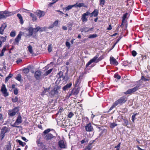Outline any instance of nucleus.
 <instances>
[{"mask_svg": "<svg viewBox=\"0 0 150 150\" xmlns=\"http://www.w3.org/2000/svg\"><path fill=\"white\" fill-rule=\"evenodd\" d=\"M99 55L98 54H97L92 59H91L86 64V67H88L90 64L93 62H95L97 63L99 61H101L103 59L104 57L103 56H101L98 58Z\"/></svg>", "mask_w": 150, "mask_h": 150, "instance_id": "1", "label": "nucleus"}, {"mask_svg": "<svg viewBox=\"0 0 150 150\" xmlns=\"http://www.w3.org/2000/svg\"><path fill=\"white\" fill-rule=\"evenodd\" d=\"M60 86L57 85L54 86L53 89L50 91V94L52 96L58 95L60 91Z\"/></svg>", "mask_w": 150, "mask_h": 150, "instance_id": "2", "label": "nucleus"}, {"mask_svg": "<svg viewBox=\"0 0 150 150\" xmlns=\"http://www.w3.org/2000/svg\"><path fill=\"white\" fill-rule=\"evenodd\" d=\"M127 100V98L125 96H123L120 97L115 102L117 105H122L125 103Z\"/></svg>", "mask_w": 150, "mask_h": 150, "instance_id": "3", "label": "nucleus"}, {"mask_svg": "<svg viewBox=\"0 0 150 150\" xmlns=\"http://www.w3.org/2000/svg\"><path fill=\"white\" fill-rule=\"evenodd\" d=\"M137 84L138 85H137L133 88L128 90L127 91L125 92L124 93L125 94H128L134 92L139 88V87L141 85L140 84L137 83Z\"/></svg>", "mask_w": 150, "mask_h": 150, "instance_id": "4", "label": "nucleus"}, {"mask_svg": "<svg viewBox=\"0 0 150 150\" xmlns=\"http://www.w3.org/2000/svg\"><path fill=\"white\" fill-rule=\"evenodd\" d=\"M22 117L20 115H19L18 116L17 119L15 122V123L11 126L14 127H19V126H17L22 123Z\"/></svg>", "mask_w": 150, "mask_h": 150, "instance_id": "5", "label": "nucleus"}, {"mask_svg": "<svg viewBox=\"0 0 150 150\" xmlns=\"http://www.w3.org/2000/svg\"><path fill=\"white\" fill-rule=\"evenodd\" d=\"M18 111V108L17 107H16L12 110H9L8 111V114L9 116L12 117L14 116Z\"/></svg>", "mask_w": 150, "mask_h": 150, "instance_id": "6", "label": "nucleus"}, {"mask_svg": "<svg viewBox=\"0 0 150 150\" xmlns=\"http://www.w3.org/2000/svg\"><path fill=\"white\" fill-rule=\"evenodd\" d=\"M1 91L4 97H6L8 96V93L7 92V90L6 88L5 85L4 84L2 85Z\"/></svg>", "mask_w": 150, "mask_h": 150, "instance_id": "7", "label": "nucleus"}, {"mask_svg": "<svg viewBox=\"0 0 150 150\" xmlns=\"http://www.w3.org/2000/svg\"><path fill=\"white\" fill-rule=\"evenodd\" d=\"M8 130V128L6 126L3 127L1 129L0 134L1 140H2L5 136V134L7 132Z\"/></svg>", "mask_w": 150, "mask_h": 150, "instance_id": "8", "label": "nucleus"}, {"mask_svg": "<svg viewBox=\"0 0 150 150\" xmlns=\"http://www.w3.org/2000/svg\"><path fill=\"white\" fill-rule=\"evenodd\" d=\"M90 13L87 11L82 15L81 20L83 22H85L87 21L88 18L87 16L90 15Z\"/></svg>", "mask_w": 150, "mask_h": 150, "instance_id": "9", "label": "nucleus"}, {"mask_svg": "<svg viewBox=\"0 0 150 150\" xmlns=\"http://www.w3.org/2000/svg\"><path fill=\"white\" fill-rule=\"evenodd\" d=\"M85 129L86 131L87 132H90L93 130V126L90 122L86 124L85 126Z\"/></svg>", "mask_w": 150, "mask_h": 150, "instance_id": "10", "label": "nucleus"}, {"mask_svg": "<svg viewBox=\"0 0 150 150\" xmlns=\"http://www.w3.org/2000/svg\"><path fill=\"white\" fill-rule=\"evenodd\" d=\"M21 36L22 34L20 33L18 35L13 42L14 45H18L19 41L21 39Z\"/></svg>", "mask_w": 150, "mask_h": 150, "instance_id": "11", "label": "nucleus"}, {"mask_svg": "<svg viewBox=\"0 0 150 150\" xmlns=\"http://www.w3.org/2000/svg\"><path fill=\"white\" fill-rule=\"evenodd\" d=\"M58 144L59 147L62 149H65L67 147L66 143H65L62 140L59 141Z\"/></svg>", "mask_w": 150, "mask_h": 150, "instance_id": "12", "label": "nucleus"}, {"mask_svg": "<svg viewBox=\"0 0 150 150\" xmlns=\"http://www.w3.org/2000/svg\"><path fill=\"white\" fill-rule=\"evenodd\" d=\"M150 80V79L149 78H145L144 76H142L141 79L139 81H137V83H138V84H140V83H142V81H149Z\"/></svg>", "mask_w": 150, "mask_h": 150, "instance_id": "13", "label": "nucleus"}, {"mask_svg": "<svg viewBox=\"0 0 150 150\" xmlns=\"http://www.w3.org/2000/svg\"><path fill=\"white\" fill-rule=\"evenodd\" d=\"M110 63L112 65H117L118 64V62L116 59L112 57H110Z\"/></svg>", "mask_w": 150, "mask_h": 150, "instance_id": "14", "label": "nucleus"}, {"mask_svg": "<svg viewBox=\"0 0 150 150\" xmlns=\"http://www.w3.org/2000/svg\"><path fill=\"white\" fill-rule=\"evenodd\" d=\"M98 10L96 9H95L91 13H90V17L93 16L97 17L98 14Z\"/></svg>", "mask_w": 150, "mask_h": 150, "instance_id": "15", "label": "nucleus"}, {"mask_svg": "<svg viewBox=\"0 0 150 150\" xmlns=\"http://www.w3.org/2000/svg\"><path fill=\"white\" fill-rule=\"evenodd\" d=\"M74 7L76 8H77V7L80 8L82 7H84L86 8L87 7V6L85 5V4L83 3H76L74 4Z\"/></svg>", "mask_w": 150, "mask_h": 150, "instance_id": "16", "label": "nucleus"}, {"mask_svg": "<svg viewBox=\"0 0 150 150\" xmlns=\"http://www.w3.org/2000/svg\"><path fill=\"white\" fill-rule=\"evenodd\" d=\"M45 139L46 140H49L52 138L53 137V135L51 134H48L44 135Z\"/></svg>", "mask_w": 150, "mask_h": 150, "instance_id": "17", "label": "nucleus"}, {"mask_svg": "<svg viewBox=\"0 0 150 150\" xmlns=\"http://www.w3.org/2000/svg\"><path fill=\"white\" fill-rule=\"evenodd\" d=\"M3 14L6 16V17L7 16L13 15L14 14H15L16 13L14 12H9L6 11H5L4 12H3Z\"/></svg>", "mask_w": 150, "mask_h": 150, "instance_id": "18", "label": "nucleus"}, {"mask_svg": "<svg viewBox=\"0 0 150 150\" xmlns=\"http://www.w3.org/2000/svg\"><path fill=\"white\" fill-rule=\"evenodd\" d=\"M41 74L40 71H36L35 74V76L37 80H39L40 79Z\"/></svg>", "mask_w": 150, "mask_h": 150, "instance_id": "19", "label": "nucleus"}, {"mask_svg": "<svg viewBox=\"0 0 150 150\" xmlns=\"http://www.w3.org/2000/svg\"><path fill=\"white\" fill-rule=\"evenodd\" d=\"M37 15L40 18L44 16L45 15V13L43 11L39 10L37 12Z\"/></svg>", "mask_w": 150, "mask_h": 150, "instance_id": "20", "label": "nucleus"}, {"mask_svg": "<svg viewBox=\"0 0 150 150\" xmlns=\"http://www.w3.org/2000/svg\"><path fill=\"white\" fill-rule=\"evenodd\" d=\"M128 15V13H126L124 14L122 17V21L121 25L120 26H121L123 25V23L125 22V19Z\"/></svg>", "mask_w": 150, "mask_h": 150, "instance_id": "21", "label": "nucleus"}, {"mask_svg": "<svg viewBox=\"0 0 150 150\" xmlns=\"http://www.w3.org/2000/svg\"><path fill=\"white\" fill-rule=\"evenodd\" d=\"M71 85L72 83H71L67 84L63 87V90L64 91L68 90L69 88H70L71 87Z\"/></svg>", "mask_w": 150, "mask_h": 150, "instance_id": "22", "label": "nucleus"}, {"mask_svg": "<svg viewBox=\"0 0 150 150\" xmlns=\"http://www.w3.org/2000/svg\"><path fill=\"white\" fill-rule=\"evenodd\" d=\"M6 25L5 24H3L0 27V34L2 35L3 34V32L4 30L5 29Z\"/></svg>", "mask_w": 150, "mask_h": 150, "instance_id": "23", "label": "nucleus"}, {"mask_svg": "<svg viewBox=\"0 0 150 150\" xmlns=\"http://www.w3.org/2000/svg\"><path fill=\"white\" fill-rule=\"evenodd\" d=\"M17 16L20 20V23L21 24H23V23L24 22L23 20V18L21 15L20 13H18L17 14Z\"/></svg>", "mask_w": 150, "mask_h": 150, "instance_id": "24", "label": "nucleus"}, {"mask_svg": "<svg viewBox=\"0 0 150 150\" xmlns=\"http://www.w3.org/2000/svg\"><path fill=\"white\" fill-rule=\"evenodd\" d=\"M27 30L28 31L29 34L30 35H32L33 33V29L32 27H29Z\"/></svg>", "mask_w": 150, "mask_h": 150, "instance_id": "25", "label": "nucleus"}, {"mask_svg": "<svg viewBox=\"0 0 150 150\" xmlns=\"http://www.w3.org/2000/svg\"><path fill=\"white\" fill-rule=\"evenodd\" d=\"M80 76L76 80L75 83V86L78 87L81 83V80H80Z\"/></svg>", "mask_w": 150, "mask_h": 150, "instance_id": "26", "label": "nucleus"}, {"mask_svg": "<svg viewBox=\"0 0 150 150\" xmlns=\"http://www.w3.org/2000/svg\"><path fill=\"white\" fill-rule=\"evenodd\" d=\"M79 93V91L76 89H73L71 91V94L72 95H76Z\"/></svg>", "mask_w": 150, "mask_h": 150, "instance_id": "27", "label": "nucleus"}, {"mask_svg": "<svg viewBox=\"0 0 150 150\" xmlns=\"http://www.w3.org/2000/svg\"><path fill=\"white\" fill-rule=\"evenodd\" d=\"M90 29L87 27H84L81 29V31L82 32H87L90 31Z\"/></svg>", "mask_w": 150, "mask_h": 150, "instance_id": "28", "label": "nucleus"}, {"mask_svg": "<svg viewBox=\"0 0 150 150\" xmlns=\"http://www.w3.org/2000/svg\"><path fill=\"white\" fill-rule=\"evenodd\" d=\"M17 142L19 144L22 146H23L25 145L26 144V143H23L22 141L19 140H17Z\"/></svg>", "mask_w": 150, "mask_h": 150, "instance_id": "29", "label": "nucleus"}, {"mask_svg": "<svg viewBox=\"0 0 150 150\" xmlns=\"http://www.w3.org/2000/svg\"><path fill=\"white\" fill-rule=\"evenodd\" d=\"M73 7H74V5H69L66 7L65 9L66 11H69Z\"/></svg>", "mask_w": 150, "mask_h": 150, "instance_id": "30", "label": "nucleus"}, {"mask_svg": "<svg viewBox=\"0 0 150 150\" xmlns=\"http://www.w3.org/2000/svg\"><path fill=\"white\" fill-rule=\"evenodd\" d=\"M28 50L30 53L31 54H32L33 50L32 49V47L30 45H29L27 47Z\"/></svg>", "mask_w": 150, "mask_h": 150, "instance_id": "31", "label": "nucleus"}, {"mask_svg": "<svg viewBox=\"0 0 150 150\" xmlns=\"http://www.w3.org/2000/svg\"><path fill=\"white\" fill-rule=\"evenodd\" d=\"M11 149V146L10 144L6 145L4 150H10Z\"/></svg>", "mask_w": 150, "mask_h": 150, "instance_id": "32", "label": "nucleus"}, {"mask_svg": "<svg viewBox=\"0 0 150 150\" xmlns=\"http://www.w3.org/2000/svg\"><path fill=\"white\" fill-rule=\"evenodd\" d=\"M117 105H116V103L114 102L112 106L110 107L108 112H109L110 111L112 110L115 107L117 106Z\"/></svg>", "mask_w": 150, "mask_h": 150, "instance_id": "33", "label": "nucleus"}, {"mask_svg": "<svg viewBox=\"0 0 150 150\" xmlns=\"http://www.w3.org/2000/svg\"><path fill=\"white\" fill-rule=\"evenodd\" d=\"M117 124L115 123H110V127L111 128H113L117 126Z\"/></svg>", "mask_w": 150, "mask_h": 150, "instance_id": "34", "label": "nucleus"}, {"mask_svg": "<svg viewBox=\"0 0 150 150\" xmlns=\"http://www.w3.org/2000/svg\"><path fill=\"white\" fill-rule=\"evenodd\" d=\"M53 130V129H48L46 130H45L43 132V133L45 134H47L51 130Z\"/></svg>", "mask_w": 150, "mask_h": 150, "instance_id": "35", "label": "nucleus"}, {"mask_svg": "<svg viewBox=\"0 0 150 150\" xmlns=\"http://www.w3.org/2000/svg\"><path fill=\"white\" fill-rule=\"evenodd\" d=\"M100 5L102 7L104 5L105 1V0H99Z\"/></svg>", "mask_w": 150, "mask_h": 150, "instance_id": "36", "label": "nucleus"}, {"mask_svg": "<svg viewBox=\"0 0 150 150\" xmlns=\"http://www.w3.org/2000/svg\"><path fill=\"white\" fill-rule=\"evenodd\" d=\"M7 37L6 36L5 37H1V41L3 42H6V39Z\"/></svg>", "mask_w": 150, "mask_h": 150, "instance_id": "37", "label": "nucleus"}, {"mask_svg": "<svg viewBox=\"0 0 150 150\" xmlns=\"http://www.w3.org/2000/svg\"><path fill=\"white\" fill-rule=\"evenodd\" d=\"M6 18V16L3 14V11H0V19Z\"/></svg>", "mask_w": 150, "mask_h": 150, "instance_id": "38", "label": "nucleus"}, {"mask_svg": "<svg viewBox=\"0 0 150 150\" xmlns=\"http://www.w3.org/2000/svg\"><path fill=\"white\" fill-rule=\"evenodd\" d=\"M38 28L39 29V31L40 32L45 31L47 28L45 27H40L39 26H38Z\"/></svg>", "mask_w": 150, "mask_h": 150, "instance_id": "39", "label": "nucleus"}, {"mask_svg": "<svg viewBox=\"0 0 150 150\" xmlns=\"http://www.w3.org/2000/svg\"><path fill=\"white\" fill-rule=\"evenodd\" d=\"M16 79L18 81H21V76L20 74H18L17 77L16 78Z\"/></svg>", "mask_w": 150, "mask_h": 150, "instance_id": "40", "label": "nucleus"}, {"mask_svg": "<svg viewBox=\"0 0 150 150\" xmlns=\"http://www.w3.org/2000/svg\"><path fill=\"white\" fill-rule=\"evenodd\" d=\"M63 75V72L61 71H60L58 74L57 75L58 76L59 78H61Z\"/></svg>", "mask_w": 150, "mask_h": 150, "instance_id": "41", "label": "nucleus"}, {"mask_svg": "<svg viewBox=\"0 0 150 150\" xmlns=\"http://www.w3.org/2000/svg\"><path fill=\"white\" fill-rule=\"evenodd\" d=\"M114 77L118 79H120L121 78L120 76L117 74H115L114 76Z\"/></svg>", "mask_w": 150, "mask_h": 150, "instance_id": "42", "label": "nucleus"}, {"mask_svg": "<svg viewBox=\"0 0 150 150\" xmlns=\"http://www.w3.org/2000/svg\"><path fill=\"white\" fill-rule=\"evenodd\" d=\"M18 98L17 96H16L14 98L12 99V100L13 102H16L18 101Z\"/></svg>", "mask_w": 150, "mask_h": 150, "instance_id": "43", "label": "nucleus"}, {"mask_svg": "<svg viewBox=\"0 0 150 150\" xmlns=\"http://www.w3.org/2000/svg\"><path fill=\"white\" fill-rule=\"evenodd\" d=\"M82 120L83 121L88 122L89 121V119L87 117H84L82 118Z\"/></svg>", "mask_w": 150, "mask_h": 150, "instance_id": "44", "label": "nucleus"}, {"mask_svg": "<svg viewBox=\"0 0 150 150\" xmlns=\"http://www.w3.org/2000/svg\"><path fill=\"white\" fill-rule=\"evenodd\" d=\"M97 35L96 34H93L89 35L88 37L89 38H93L96 37Z\"/></svg>", "mask_w": 150, "mask_h": 150, "instance_id": "45", "label": "nucleus"}, {"mask_svg": "<svg viewBox=\"0 0 150 150\" xmlns=\"http://www.w3.org/2000/svg\"><path fill=\"white\" fill-rule=\"evenodd\" d=\"M10 35L12 37H14L16 35V33L15 31H12L11 32Z\"/></svg>", "mask_w": 150, "mask_h": 150, "instance_id": "46", "label": "nucleus"}, {"mask_svg": "<svg viewBox=\"0 0 150 150\" xmlns=\"http://www.w3.org/2000/svg\"><path fill=\"white\" fill-rule=\"evenodd\" d=\"M74 115L72 112H70L68 115V117L69 118H71Z\"/></svg>", "mask_w": 150, "mask_h": 150, "instance_id": "47", "label": "nucleus"}, {"mask_svg": "<svg viewBox=\"0 0 150 150\" xmlns=\"http://www.w3.org/2000/svg\"><path fill=\"white\" fill-rule=\"evenodd\" d=\"M48 51L50 52L52 51V44H50L48 46Z\"/></svg>", "mask_w": 150, "mask_h": 150, "instance_id": "48", "label": "nucleus"}, {"mask_svg": "<svg viewBox=\"0 0 150 150\" xmlns=\"http://www.w3.org/2000/svg\"><path fill=\"white\" fill-rule=\"evenodd\" d=\"M31 16L33 18V21H35L37 20V18H36V16L33 14H31Z\"/></svg>", "mask_w": 150, "mask_h": 150, "instance_id": "49", "label": "nucleus"}, {"mask_svg": "<svg viewBox=\"0 0 150 150\" xmlns=\"http://www.w3.org/2000/svg\"><path fill=\"white\" fill-rule=\"evenodd\" d=\"M18 90L17 88H15L13 90V93L14 94L17 95L18 93Z\"/></svg>", "mask_w": 150, "mask_h": 150, "instance_id": "50", "label": "nucleus"}, {"mask_svg": "<svg viewBox=\"0 0 150 150\" xmlns=\"http://www.w3.org/2000/svg\"><path fill=\"white\" fill-rule=\"evenodd\" d=\"M66 45L68 48H70L71 45L70 43L69 42H66Z\"/></svg>", "mask_w": 150, "mask_h": 150, "instance_id": "51", "label": "nucleus"}, {"mask_svg": "<svg viewBox=\"0 0 150 150\" xmlns=\"http://www.w3.org/2000/svg\"><path fill=\"white\" fill-rule=\"evenodd\" d=\"M7 47L8 48V45H5L2 51L5 52V51L6 50V49Z\"/></svg>", "mask_w": 150, "mask_h": 150, "instance_id": "52", "label": "nucleus"}, {"mask_svg": "<svg viewBox=\"0 0 150 150\" xmlns=\"http://www.w3.org/2000/svg\"><path fill=\"white\" fill-rule=\"evenodd\" d=\"M34 32H37L39 31V29L38 28V26L36 28H33Z\"/></svg>", "mask_w": 150, "mask_h": 150, "instance_id": "53", "label": "nucleus"}, {"mask_svg": "<svg viewBox=\"0 0 150 150\" xmlns=\"http://www.w3.org/2000/svg\"><path fill=\"white\" fill-rule=\"evenodd\" d=\"M67 25H68V27H70V28H69V30H71V27L72 26V23L70 22V23H68Z\"/></svg>", "mask_w": 150, "mask_h": 150, "instance_id": "54", "label": "nucleus"}, {"mask_svg": "<svg viewBox=\"0 0 150 150\" xmlns=\"http://www.w3.org/2000/svg\"><path fill=\"white\" fill-rule=\"evenodd\" d=\"M132 54L133 56L134 57L137 54V52L134 50H133L132 51Z\"/></svg>", "mask_w": 150, "mask_h": 150, "instance_id": "55", "label": "nucleus"}, {"mask_svg": "<svg viewBox=\"0 0 150 150\" xmlns=\"http://www.w3.org/2000/svg\"><path fill=\"white\" fill-rule=\"evenodd\" d=\"M29 70L28 68H25L23 70L24 73L26 74L28 73L29 72Z\"/></svg>", "mask_w": 150, "mask_h": 150, "instance_id": "56", "label": "nucleus"}, {"mask_svg": "<svg viewBox=\"0 0 150 150\" xmlns=\"http://www.w3.org/2000/svg\"><path fill=\"white\" fill-rule=\"evenodd\" d=\"M88 140L87 139H83L82 140L81 142V144H83L85 142H88Z\"/></svg>", "mask_w": 150, "mask_h": 150, "instance_id": "57", "label": "nucleus"}, {"mask_svg": "<svg viewBox=\"0 0 150 150\" xmlns=\"http://www.w3.org/2000/svg\"><path fill=\"white\" fill-rule=\"evenodd\" d=\"M52 69H49V70H48L46 72V75H47L48 74H49L52 71Z\"/></svg>", "mask_w": 150, "mask_h": 150, "instance_id": "58", "label": "nucleus"}, {"mask_svg": "<svg viewBox=\"0 0 150 150\" xmlns=\"http://www.w3.org/2000/svg\"><path fill=\"white\" fill-rule=\"evenodd\" d=\"M132 120L133 122H134V120L135 119V115H133L132 117Z\"/></svg>", "mask_w": 150, "mask_h": 150, "instance_id": "59", "label": "nucleus"}, {"mask_svg": "<svg viewBox=\"0 0 150 150\" xmlns=\"http://www.w3.org/2000/svg\"><path fill=\"white\" fill-rule=\"evenodd\" d=\"M91 148L89 146H86L84 150H91Z\"/></svg>", "mask_w": 150, "mask_h": 150, "instance_id": "60", "label": "nucleus"}, {"mask_svg": "<svg viewBox=\"0 0 150 150\" xmlns=\"http://www.w3.org/2000/svg\"><path fill=\"white\" fill-rule=\"evenodd\" d=\"M58 23V21H56L54 23L53 25L55 26H57Z\"/></svg>", "mask_w": 150, "mask_h": 150, "instance_id": "61", "label": "nucleus"}, {"mask_svg": "<svg viewBox=\"0 0 150 150\" xmlns=\"http://www.w3.org/2000/svg\"><path fill=\"white\" fill-rule=\"evenodd\" d=\"M22 62V60L21 59H19L17 60L16 61V62L17 64H19L20 63H21Z\"/></svg>", "mask_w": 150, "mask_h": 150, "instance_id": "62", "label": "nucleus"}, {"mask_svg": "<svg viewBox=\"0 0 150 150\" xmlns=\"http://www.w3.org/2000/svg\"><path fill=\"white\" fill-rule=\"evenodd\" d=\"M121 143H120L116 146L114 147L115 148H119L120 146Z\"/></svg>", "mask_w": 150, "mask_h": 150, "instance_id": "63", "label": "nucleus"}, {"mask_svg": "<svg viewBox=\"0 0 150 150\" xmlns=\"http://www.w3.org/2000/svg\"><path fill=\"white\" fill-rule=\"evenodd\" d=\"M112 29V27L111 25H109L108 27V28L107 29L110 30Z\"/></svg>", "mask_w": 150, "mask_h": 150, "instance_id": "64", "label": "nucleus"}]
</instances>
